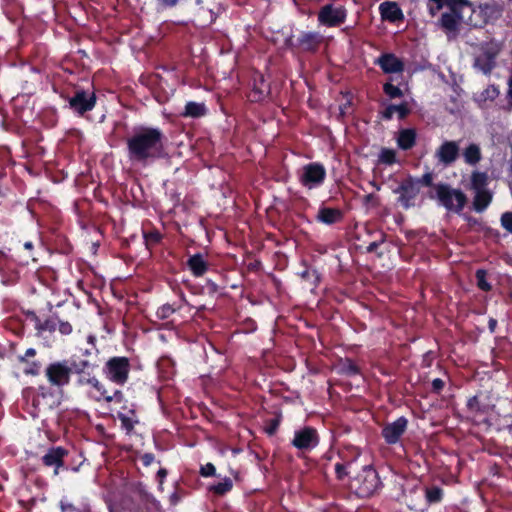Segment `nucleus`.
Returning a JSON list of instances; mask_svg holds the SVG:
<instances>
[{
	"label": "nucleus",
	"instance_id": "nucleus-1",
	"mask_svg": "<svg viewBox=\"0 0 512 512\" xmlns=\"http://www.w3.org/2000/svg\"><path fill=\"white\" fill-rule=\"evenodd\" d=\"M167 138L158 127L138 126L127 139L129 155L136 160L159 159L164 156Z\"/></svg>",
	"mask_w": 512,
	"mask_h": 512
},
{
	"label": "nucleus",
	"instance_id": "nucleus-2",
	"mask_svg": "<svg viewBox=\"0 0 512 512\" xmlns=\"http://www.w3.org/2000/svg\"><path fill=\"white\" fill-rule=\"evenodd\" d=\"M498 395L492 390H479L475 395L469 397L466 402L468 418L475 425L490 426V415L494 411Z\"/></svg>",
	"mask_w": 512,
	"mask_h": 512
},
{
	"label": "nucleus",
	"instance_id": "nucleus-3",
	"mask_svg": "<svg viewBox=\"0 0 512 512\" xmlns=\"http://www.w3.org/2000/svg\"><path fill=\"white\" fill-rule=\"evenodd\" d=\"M189 21L201 28L213 24L224 11L221 3L216 0H193L187 7Z\"/></svg>",
	"mask_w": 512,
	"mask_h": 512
},
{
	"label": "nucleus",
	"instance_id": "nucleus-4",
	"mask_svg": "<svg viewBox=\"0 0 512 512\" xmlns=\"http://www.w3.org/2000/svg\"><path fill=\"white\" fill-rule=\"evenodd\" d=\"M351 488L359 498H370L383 488L377 470L372 465H365L351 480Z\"/></svg>",
	"mask_w": 512,
	"mask_h": 512
},
{
	"label": "nucleus",
	"instance_id": "nucleus-5",
	"mask_svg": "<svg viewBox=\"0 0 512 512\" xmlns=\"http://www.w3.org/2000/svg\"><path fill=\"white\" fill-rule=\"evenodd\" d=\"M93 353L89 349L81 350L80 354H73V375L76 376L77 387H87L96 377L95 370L99 364L92 360Z\"/></svg>",
	"mask_w": 512,
	"mask_h": 512
},
{
	"label": "nucleus",
	"instance_id": "nucleus-6",
	"mask_svg": "<svg viewBox=\"0 0 512 512\" xmlns=\"http://www.w3.org/2000/svg\"><path fill=\"white\" fill-rule=\"evenodd\" d=\"M436 199L447 211L459 214L467 204V196L460 189L452 188L449 184L435 185Z\"/></svg>",
	"mask_w": 512,
	"mask_h": 512
},
{
	"label": "nucleus",
	"instance_id": "nucleus-7",
	"mask_svg": "<svg viewBox=\"0 0 512 512\" xmlns=\"http://www.w3.org/2000/svg\"><path fill=\"white\" fill-rule=\"evenodd\" d=\"M73 375V355L68 359L54 361L45 368V377L52 387L68 386Z\"/></svg>",
	"mask_w": 512,
	"mask_h": 512
},
{
	"label": "nucleus",
	"instance_id": "nucleus-8",
	"mask_svg": "<svg viewBox=\"0 0 512 512\" xmlns=\"http://www.w3.org/2000/svg\"><path fill=\"white\" fill-rule=\"evenodd\" d=\"M394 193L398 195L396 203L404 210L421 206L423 202L419 184L411 176L401 181L398 187L394 189Z\"/></svg>",
	"mask_w": 512,
	"mask_h": 512
},
{
	"label": "nucleus",
	"instance_id": "nucleus-9",
	"mask_svg": "<svg viewBox=\"0 0 512 512\" xmlns=\"http://www.w3.org/2000/svg\"><path fill=\"white\" fill-rule=\"evenodd\" d=\"M104 376L112 383L123 386L129 380L131 362L125 356L110 357L103 366Z\"/></svg>",
	"mask_w": 512,
	"mask_h": 512
},
{
	"label": "nucleus",
	"instance_id": "nucleus-10",
	"mask_svg": "<svg viewBox=\"0 0 512 512\" xmlns=\"http://www.w3.org/2000/svg\"><path fill=\"white\" fill-rule=\"evenodd\" d=\"M320 443V435L316 428L303 426L294 431L291 445L302 454L309 453Z\"/></svg>",
	"mask_w": 512,
	"mask_h": 512
},
{
	"label": "nucleus",
	"instance_id": "nucleus-11",
	"mask_svg": "<svg viewBox=\"0 0 512 512\" xmlns=\"http://www.w3.org/2000/svg\"><path fill=\"white\" fill-rule=\"evenodd\" d=\"M325 178L326 170L323 165L317 162L304 165L299 172V182L308 189L321 186Z\"/></svg>",
	"mask_w": 512,
	"mask_h": 512
},
{
	"label": "nucleus",
	"instance_id": "nucleus-12",
	"mask_svg": "<svg viewBox=\"0 0 512 512\" xmlns=\"http://www.w3.org/2000/svg\"><path fill=\"white\" fill-rule=\"evenodd\" d=\"M69 450L62 446H51L41 457V462L45 467L53 468V474L57 476L60 470H67L65 458L69 455Z\"/></svg>",
	"mask_w": 512,
	"mask_h": 512
},
{
	"label": "nucleus",
	"instance_id": "nucleus-13",
	"mask_svg": "<svg viewBox=\"0 0 512 512\" xmlns=\"http://www.w3.org/2000/svg\"><path fill=\"white\" fill-rule=\"evenodd\" d=\"M403 502L410 510L416 512L427 511L424 487L420 484L407 485L403 488Z\"/></svg>",
	"mask_w": 512,
	"mask_h": 512
},
{
	"label": "nucleus",
	"instance_id": "nucleus-14",
	"mask_svg": "<svg viewBox=\"0 0 512 512\" xmlns=\"http://www.w3.org/2000/svg\"><path fill=\"white\" fill-rule=\"evenodd\" d=\"M347 17V11L343 6L335 7L332 4L322 6L318 12V22L326 27H338Z\"/></svg>",
	"mask_w": 512,
	"mask_h": 512
},
{
	"label": "nucleus",
	"instance_id": "nucleus-15",
	"mask_svg": "<svg viewBox=\"0 0 512 512\" xmlns=\"http://www.w3.org/2000/svg\"><path fill=\"white\" fill-rule=\"evenodd\" d=\"M408 428V419L405 416L395 421L386 423L381 430V436L388 445H395L401 439Z\"/></svg>",
	"mask_w": 512,
	"mask_h": 512
},
{
	"label": "nucleus",
	"instance_id": "nucleus-16",
	"mask_svg": "<svg viewBox=\"0 0 512 512\" xmlns=\"http://www.w3.org/2000/svg\"><path fill=\"white\" fill-rule=\"evenodd\" d=\"M94 92H87L84 89H76L74 95L69 98V105L72 110L80 115L93 110L96 105Z\"/></svg>",
	"mask_w": 512,
	"mask_h": 512
},
{
	"label": "nucleus",
	"instance_id": "nucleus-17",
	"mask_svg": "<svg viewBox=\"0 0 512 512\" xmlns=\"http://www.w3.org/2000/svg\"><path fill=\"white\" fill-rule=\"evenodd\" d=\"M324 37L317 31H301L297 36L298 52L315 54L318 52Z\"/></svg>",
	"mask_w": 512,
	"mask_h": 512
},
{
	"label": "nucleus",
	"instance_id": "nucleus-18",
	"mask_svg": "<svg viewBox=\"0 0 512 512\" xmlns=\"http://www.w3.org/2000/svg\"><path fill=\"white\" fill-rule=\"evenodd\" d=\"M385 74L402 73L405 69L404 62L393 53H382L374 60Z\"/></svg>",
	"mask_w": 512,
	"mask_h": 512
},
{
	"label": "nucleus",
	"instance_id": "nucleus-19",
	"mask_svg": "<svg viewBox=\"0 0 512 512\" xmlns=\"http://www.w3.org/2000/svg\"><path fill=\"white\" fill-rule=\"evenodd\" d=\"M36 355L35 348H28L23 355L17 357L18 362L23 365V373L26 376H38L41 373L42 363L34 359Z\"/></svg>",
	"mask_w": 512,
	"mask_h": 512
},
{
	"label": "nucleus",
	"instance_id": "nucleus-20",
	"mask_svg": "<svg viewBox=\"0 0 512 512\" xmlns=\"http://www.w3.org/2000/svg\"><path fill=\"white\" fill-rule=\"evenodd\" d=\"M365 231L370 237V241H364L367 245L365 247L360 245V248H364L366 253H375L381 258L384 252L380 250V247L386 242V234L381 230L371 231L368 228H365Z\"/></svg>",
	"mask_w": 512,
	"mask_h": 512
},
{
	"label": "nucleus",
	"instance_id": "nucleus-21",
	"mask_svg": "<svg viewBox=\"0 0 512 512\" xmlns=\"http://www.w3.org/2000/svg\"><path fill=\"white\" fill-rule=\"evenodd\" d=\"M379 12L382 20L396 23L404 20V14L398 5L394 1H385L379 5Z\"/></svg>",
	"mask_w": 512,
	"mask_h": 512
},
{
	"label": "nucleus",
	"instance_id": "nucleus-22",
	"mask_svg": "<svg viewBox=\"0 0 512 512\" xmlns=\"http://www.w3.org/2000/svg\"><path fill=\"white\" fill-rule=\"evenodd\" d=\"M186 265L194 277H202L209 270V263L201 253L189 256Z\"/></svg>",
	"mask_w": 512,
	"mask_h": 512
},
{
	"label": "nucleus",
	"instance_id": "nucleus-23",
	"mask_svg": "<svg viewBox=\"0 0 512 512\" xmlns=\"http://www.w3.org/2000/svg\"><path fill=\"white\" fill-rule=\"evenodd\" d=\"M343 216V212L339 208L321 206L315 219L317 222L326 225H333L340 222L343 219Z\"/></svg>",
	"mask_w": 512,
	"mask_h": 512
},
{
	"label": "nucleus",
	"instance_id": "nucleus-24",
	"mask_svg": "<svg viewBox=\"0 0 512 512\" xmlns=\"http://www.w3.org/2000/svg\"><path fill=\"white\" fill-rule=\"evenodd\" d=\"M270 94V85L266 83L264 76L259 75L254 79L253 88L249 94L252 102H261Z\"/></svg>",
	"mask_w": 512,
	"mask_h": 512
},
{
	"label": "nucleus",
	"instance_id": "nucleus-25",
	"mask_svg": "<svg viewBox=\"0 0 512 512\" xmlns=\"http://www.w3.org/2000/svg\"><path fill=\"white\" fill-rule=\"evenodd\" d=\"M460 151L456 141H444L436 152L438 160H456Z\"/></svg>",
	"mask_w": 512,
	"mask_h": 512
},
{
	"label": "nucleus",
	"instance_id": "nucleus-26",
	"mask_svg": "<svg viewBox=\"0 0 512 512\" xmlns=\"http://www.w3.org/2000/svg\"><path fill=\"white\" fill-rule=\"evenodd\" d=\"M360 456L361 450L351 444L343 445L338 451L339 461L349 465L350 467H352V465L360 458Z\"/></svg>",
	"mask_w": 512,
	"mask_h": 512
},
{
	"label": "nucleus",
	"instance_id": "nucleus-27",
	"mask_svg": "<svg viewBox=\"0 0 512 512\" xmlns=\"http://www.w3.org/2000/svg\"><path fill=\"white\" fill-rule=\"evenodd\" d=\"M410 108L407 102H402L401 104H389L382 112L381 117L384 120H391L394 116V113L398 114V118L400 120L405 119L410 114Z\"/></svg>",
	"mask_w": 512,
	"mask_h": 512
},
{
	"label": "nucleus",
	"instance_id": "nucleus-28",
	"mask_svg": "<svg viewBox=\"0 0 512 512\" xmlns=\"http://www.w3.org/2000/svg\"><path fill=\"white\" fill-rule=\"evenodd\" d=\"M87 397L95 402H103L108 393V389L105 385L97 378L92 379L90 385L87 386Z\"/></svg>",
	"mask_w": 512,
	"mask_h": 512
},
{
	"label": "nucleus",
	"instance_id": "nucleus-29",
	"mask_svg": "<svg viewBox=\"0 0 512 512\" xmlns=\"http://www.w3.org/2000/svg\"><path fill=\"white\" fill-rule=\"evenodd\" d=\"M207 112L208 109L205 103L189 101L186 103L184 111L181 113V116L184 118L197 119L205 116Z\"/></svg>",
	"mask_w": 512,
	"mask_h": 512
},
{
	"label": "nucleus",
	"instance_id": "nucleus-30",
	"mask_svg": "<svg viewBox=\"0 0 512 512\" xmlns=\"http://www.w3.org/2000/svg\"><path fill=\"white\" fill-rule=\"evenodd\" d=\"M492 193L489 190H480L475 191V195L473 198V209L478 212H484L492 201Z\"/></svg>",
	"mask_w": 512,
	"mask_h": 512
},
{
	"label": "nucleus",
	"instance_id": "nucleus-31",
	"mask_svg": "<svg viewBox=\"0 0 512 512\" xmlns=\"http://www.w3.org/2000/svg\"><path fill=\"white\" fill-rule=\"evenodd\" d=\"M59 317L56 313L49 315L42 319L41 327L37 333V338L46 340V333L53 334L57 329Z\"/></svg>",
	"mask_w": 512,
	"mask_h": 512
},
{
	"label": "nucleus",
	"instance_id": "nucleus-32",
	"mask_svg": "<svg viewBox=\"0 0 512 512\" xmlns=\"http://www.w3.org/2000/svg\"><path fill=\"white\" fill-rule=\"evenodd\" d=\"M338 373L346 377H354L361 374L360 367L351 358L340 359L338 366Z\"/></svg>",
	"mask_w": 512,
	"mask_h": 512
},
{
	"label": "nucleus",
	"instance_id": "nucleus-33",
	"mask_svg": "<svg viewBox=\"0 0 512 512\" xmlns=\"http://www.w3.org/2000/svg\"><path fill=\"white\" fill-rule=\"evenodd\" d=\"M460 20L461 16L459 14L445 12L441 15L440 24L447 32L456 33L459 29Z\"/></svg>",
	"mask_w": 512,
	"mask_h": 512
},
{
	"label": "nucleus",
	"instance_id": "nucleus-34",
	"mask_svg": "<svg viewBox=\"0 0 512 512\" xmlns=\"http://www.w3.org/2000/svg\"><path fill=\"white\" fill-rule=\"evenodd\" d=\"M416 142V132L414 129H403L399 132L397 143L403 150L411 149Z\"/></svg>",
	"mask_w": 512,
	"mask_h": 512
},
{
	"label": "nucleus",
	"instance_id": "nucleus-35",
	"mask_svg": "<svg viewBox=\"0 0 512 512\" xmlns=\"http://www.w3.org/2000/svg\"><path fill=\"white\" fill-rule=\"evenodd\" d=\"M425 501H427V509L430 505L438 504L443 500L444 490L436 485L424 487Z\"/></svg>",
	"mask_w": 512,
	"mask_h": 512
},
{
	"label": "nucleus",
	"instance_id": "nucleus-36",
	"mask_svg": "<svg viewBox=\"0 0 512 512\" xmlns=\"http://www.w3.org/2000/svg\"><path fill=\"white\" fill-rule=\"evenodd\" d=\"M233 489V481L229 477H224L221 482L212 484L208 487L209 492L215 496L221 497L229 493Z\"/></svg>",
	"mask_w": 512,
	"mask_h": 512
},
{
	"label": "nucleus",
	"instance_id": "nucleus-37",
	"mask_svg": "<svg viewBox=\"0 0 512 512\" xmlns=\"http://www.w3.org/2000/svg\"><path fill=\"white\" fill-rule=\"evenodd\" d=\"M182 308L181 304H170L165 303L160 306L156 311V317L159 320H167L169 319L176 311H179Z\"/></svg>",
	"mask_w": 512,
	"mask_h": 512
},
{
	"label": "nucleus",
	"instance_id": "nucleus-38",
	"mask_svg": "<svg viewBox=\"0 0 512 512\" xmlns=\"http://www.w3.org/2000/svg\"><path fill=\"white\" fill-rule=\"evenodd\" d=\"M143 238L145 246L148 250H152L155 246H157L162 240V234L154 229L151 231H144Z\"/></svg>",
	"mask_w": 512,
	"mask_h": 512
},
{
	"label": "nucleus",
	"instance_id": "nucleus-39",
	"mask_svg": "<svg viewBox=\"0 0 512 512\" xmlns=\"http://www.w3.org/2000/svg\"><path fill=\"white\" fill-rule=\"evenodd\" d=\"M488 176L485 172H474L471 176V188L474 191L487 190Z\"/></svg>",
	"mask_w": 512,
	"mask_h": 512
},
{
	"label": "nucleus",
	"instance_id": "nucleus-40",
	"mask_svg": "<svg viewBox=\"0 0 512 512\" xmlns=\"http://www.w3.org/2000/svg\"><path fill=\"white\" fill-rule=\"evenodd\" d=\"M475 278L477 287L480 290L484 292H490L492 290V285L487 281V271L485 269L476 270Z\"/></svg>",
	"mask_w": 512,
	"mask_h": 512
},
{
	"label": "nucleus",
	"instance_id": "nucleus-41",
	"mask_svg": "<svg viewBox=\"0 0 512 512\" xmlns=\"http://www.w3.org/2000/svg\"><path fill=\"white\" fill-rule=\"evenodd\" d=\"M117 418L121 422V428L124 429L127 434H131L133 432L135 424L138 422L137 420H133L131 417L121 412L117 414Z\"/></svg>",
	"mask_w": 512,
	"mask_h": 512
},
{
	"label": "nucleus",
	"instance_id": "nucleus-42",
	"mask_svg": "<svg viewBox=\"0 0 512 512\" xmlns=\"http://www.w3.org/2000/svg\"><path fill=\"white\" fill-rule=\"evenodd\" d=\"M464 160H481L479 145L471 143L463 152Z\"/></svg>",
	"mask_w": 512,
	"mask_h": 512
},
{
	"label": "nucleus",
	"instance_id": "nucleus-43",
	"mask_svg": "<svg viewBox=\"0 0 512 512\" xmlns=\"http://www.w3.org/2000/svg\"><path fill=\"white\" fill-rule=\"evenodd\" d=\"M383 92L385 95H387L390 99H396L403 97L404 93L403 91L398 87L393 85L390 82H386L383 85Z\"/></svg>",
	"mask_w": 512,
	"mask_h": 512
},
{
	"label": "nucleus",
	"instance_id": "nucleus-44",
	"mask_svg": "<svg viewBox=\"0 0 512 512\" xmlns=\"http://www.w3.org/2000/svg\"><path fill=\"white\" fill-rule=\"evenodd\" d=\"M23 314L25 315L26 319L30 320L34 324L35 336L37 337V333L39 332L43 318L40 317L34 310L30 309L23 310Z\"/></svg>",
	"mask_w": 512,
	"mask_h": 512
},
{
	"label": "nucleus",
	"instance_id": "nucleus-45",
	"mask_svg": "<svg viewBox=\"0 0 512 512\" xmlns=\"http://www.w3.org/2000/svg\"><path fill=\"white\" fill-rule=\"evenodd\" d=\"M350 467L349 465H346L342 463L341 461H338L335 464V474L336 478L340 481L344 480L349 474H350Z\"/></svg>",
	"mask_w": 512,
	"mask_h": 512
},
{
	"label": "nucleus",
	"instance_id": "nucleus-46",
	"mask_svg": "<svg viewBox=\"0 0 512 512\" xmlns=\"http://www.w3.org/2000/svg\"><path fill=\"white\" fill-rule=\"evenodd\" d=\"M281 422V415H277L275 418H272L268 421L267 426L265 427V432L269 436H273L279 429Z\"/></svg>",
	"mask_w": 512,
	"mask_h": 512
},
{
	"label": "nucleus",
	"instance_id": "nucleus-47",
	"mask_svg": "<svg viewBox=\"0 0 512 512\" xmlns=\"http://www.w3.org/2000/svg\"><path fill=\"white\" fill-rule=\"evenodd\" d=\"M123 401H124V394L121 390H118V389L113 390L112 393H110L108 391V393L105 397V400H104V402H107V403H112V402L121 403Z\"/></svg>",
	"mask_w": 512,
	"mask_h": 512
},
{
	"label": "nucleus",
	"instance_id": "nucleus-48",
	"mask_svg": "<svg viewBox=\"0 0 512 512\" xmlns=\"http://www.w3.org/2000/svg\"><path fill=\"white\" fill-rule=\"evenodd\" d=\"M10 260L6 253L0 250V276L3 277L2 283L7 285V281L4 279V273L8 269Z\"/></svg>",
	"mask_w": 512,
	"mask_h": 512
},
{
	"label": "nucleus",
	"instance_id": "nucleus-49",
	"mask_svg": "<svg viewBox=\"0 0 512 512\" xmlns=\"http://www.w3.org/2000/svg\"><path fill=\"white\" fill-rule=\"evenodd\" d=\"M362 203L366 207H373V208L379 206V204H380L378 196L373 193L364 195L363 199H362Z\"/></svg>",
	"mask_w": 512,
	"mask_h": 512
},
{
	"label": "nucleus",
	"instance_id": "nucleus-50",
	"mask_svg": "<svg viewBox=\"0 0 512 512\" xmlns=\"http://www.w3.org/2000/svg\"><path fill=\"white\" fill-rule=\"evenodd\" d=\"M199 473L202 477L205 478L216 476V468L214 464L208 462L205 465H201Z\"/></svg>",
	"mask_w": 512,
	"mask_h": 512
},
{
	"label": "nucleus",
	"instance_id": "nucleus-51",
	"mask_svg": "<svg viewBox=\"0 0 512 512\" xmlns=\"http://www.w3.org/2000/svg\"><path fill=\"white\" fill-rule=\"evenodd\" d=\"M500 220L502 227L509 233H512V212L503 213Z\"/></svg>",
	"mask_w": 512,
	"mask_h": 512
},
{
	"label": "nucleus",
	"instance_id": "nucleus-52",
	"mask_svg": "<svg viewBox=\"0 0 512 512\" xmlns=\"http://www.w3.org/2000/svg\"><path fill=\"white\" fill-rule=\"evenodd\" d=\"M180 0H156L157 8L160 10H166L176 7Z\"/></svg>",
	"mask_w": 512,
	"mask_h": 512
},
{
	"label": "nucleus",
	"instance_id": "nucleus-53",
	"mask_svg": "<svg viewBox=\"0 0 512 512\" xmlns=\"http://www.w3.org/2000/svg\"><path fill=\"white\" fill-rule=\"evenodd\" d=\"M414 179H415V181L418 182L420 188H421V185H424L427 187H430L433 185V175L431 172H426L425 174L422 175L421 178H414Z\"/></svg>",
	"mask_w": 512,
	"mask_h": 512
},
{
	"label": "nucleus",
	"instance_id": "nucleus-54",
	"mask_svg": "<svg viewBox=\"0 0 512 512\" xmlns=\"http://www.w3.org/2000/svg\"><path fill=\"white\" fill-rule=\"evenodd\" d=\"M299 275L303 280H309L311 277H314L315 285L319 282V274L315 269L306 268Z\"/></svg>",
	"mask_w": 512,
	"mask_h": 512
},
{
	"label": "nucleus",
	"instance_id": "nucleus-55",
	"mask_svg": "<svg viewBox=\"0 0 512 512\" xmlns=\"http://www.w3.org/2000/svg\"><path fill=\"white\" fill-rule=\"evenodd\" d=\"M57 328L59 332L64 335H70L73 331L72 325L68 321H62L59 319V323L57 324Z\"/></svg>",
	"mask_w": 512,
	"mask_h": 512
},
{
	"label": "nucleus",
	"instance_id": "nucleus-56",
	"mask_svg": "<svg viewBox=\"0 0 512 512\" xmlns=\"http://www.w3.org/2000/svg\"><path fill=\"white\" fill-rule=\"evenodd\" d=\"M476 63L485 74H490L494 67V63L490 58L485 59L482 64H480V60L478 59Z\"/></svg>",
	"mask_w": 512,
	"mask_h": 512
},
{
	"label": "nucleus",
	"instance_id": "nucleus-57",
	"mask_svg": "<svg viewBox=\"0 0 512 512\" xmlns=\"http://www.w3.org/2000/svg\"><path fill=\"white\" fill-rule=\"evenodd\" d=\"M296 44H297V37L295 38L294 35L288 36L284 41L285 47L290 49L293 52H298V46Z\"/></svg>",
	"mask_w": 512,
	"mask_h": 512
},
{
	"label": "nucleus",
	"instance_id": "nucleus-58",
	"mask_svg": "<svg viewBox=\"0 0 512 512\" xmlns=\"http://www.w3.org/2000/svg\"><path fill=\"white\" fill-rule=\"evenodd\" d=\"M445 386V382L440 379L436 378L432 381V392L434 394H440Z\"/></svg>",
	"mask_w": 512,
	"mask_h": 512
},
{
	"label": "nucleus",
	"instance_id": "nucleus-59",
	"mask_svg": "<svg viewBox=\"0 0 512 512\" xmlns=\"http://www.w3.org/2000/svg\"><path fill=\"white\" fill-rule=\"evenodd\" d=\"M498 95H499V90L494 85H491L490 87H488L484 92L485 99L494 100Z\"/></svg>",
	"mask_w": 512,
	"mask_h": 512
},
{
	"label": "nucleus",
	"instance_id": "nucleus-60",
	"mask_svg": "<svg viewBox=\"0 0 512 512\" xmlns=\"http://www.w3.org/2000/svg\"><path fill=\"white\" fill-rule=\"evenodd\" d=\"M155 460V455L153 453H145L141 456L142 464L145 467L150 466Z\"/></svg>",
	"mask_w": 512,
	"mask_h": 512
},
{
	"label": "nucleus",
	"instance_id": "nucleus-61",
	"mask_svg": "<svg viewBox=\"0 0 512 512\" xmlns=\"http://www.w3.org/2000/svg\"><path fill=\"white\" fill-rule=\"evenodd\" d=\"M378 160H395V152L390 149H384Z\"/></svg>",
	"mask_w": 512,
	"mask_h": 512
},
{
	"label": "nucleus",
	"instance_id": "nucleus-62",
	"mask_svg": "<svg viewBox=\"0 0 512 512\" xmlns=\"http://www.w3.org/2000/svg\"><path fill=\"white\" fill-rule=\"evenodd\" d=\"M508 90H507V101L508 104L512 107V76L508 79Z\"/></svg>",
	"mask_w": 512,
	"mask_h": 512
},
{
	"label": "nucleus",
	"instance_id": "nucleus-63",
	"mask_svg": "<svg viewBox=\"0 0 512 512\" xmlns=\"http://www.w3.org/2000/svg\"><path fill=\"white\" fill-rule=\"evenodd\" d=\"M207 287L210 293H216L219 290V286L212 280H207Z\"/></svg>",
	"mask_w": 512,
	"mask_h": 512
},
{
	"label": "nucleus",
	"instance_id": "nucleus-64",
	"mask_svg": "<svg viewBox=\"0 0 512 512\" xmlns=\"http://www.w3.org/2000/svg\"><path fill=\"white\" fill-rule=\"evenodd\" d=\"M497 327V320L495 318H490L488 321V329L490 333H494Z\"/></svg>",
	"mask_w": 512,
	"mask_h": 512
}]
</instances>
